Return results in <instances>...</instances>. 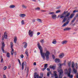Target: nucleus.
<instances>
[{
	"instance_id": "1",
	"label": "nucleus",
	"mask_w": 78,
	"mask_h": 78,
	"mask_svg": "<svg viewBox=\"0 0 78 78\" xmlns=\"http://www.w3.org/2000/svg\"><path fill=\"white\" fill-rule=\"evenodd\" d=\"M37 45L38 46L39 49L40 50L41 56L42 58H43V60H45V56L47 60L48 61V60L49 59V55H50V51L48 50H46V52L44 53L43 52L42 47H41V46L40 44L39 43H37Z\"/></svg>"
},
{
	"instance_id": "2",
	"label": "nucleus",
	"mask_w": 78,
	"mask_h": 78,
	"mask_svg": "<svg viewBox=\"0 0 78 78\" xmlns=\"http://www.w3.org/2000/svg\"><path fill=\"white\" fill-rule=\"evenodd\" d=\"M58 72L59 73V76H60L61 74V73H63L64 72L62 69H61L62 68V65L60 63L58 64Z\"/></svg>"
},
{
	"instance_id": "3",
	"label": "nucleus",
	"mask_w": 78,
	"mask_h": 78,
	"mask_svg": "<svg viewBox=\"0 0 78 78\" xmlns=\"http://www.w3.org/2000/svg\"><path fill=\"white\" fill-rule=\"evenodd\" d=\"M63 14H66V15L65 16V18L63 19L62 22H66V20H68V19H69V12L68 11H67L66 12H64Z\"/></svg>"
},
{
	"instance_id": "4",
	"label": "nucleus",
	"mask_w": 78,
	"mask_h": 78,
	"mask_svg": "<svg viewBox=\"0 0 78 78\" xmlns=\"http://www.w3.org/2000/svg\"><path fill=\"white\" fill-rule=\"evenodd\" d=\"M71 72H72V69L71 68H69V78H73V75L70 74Z\"/></svg>"
},
{
	"instance_id": "5",
	"label": "nucleus",
	"mask_w": 78,
	"mask_h": 78,
	"mask_svg": "<svg viewBox=\"0 0 78 78\" xmlns=\"http://www.w3.org/2000/svg\"><path fill=\"white\" fill-rule=\"evenodd\" d=\"M28 34L29 36H30V37H33V31H31V30H29L28 32Z\"/></svg>"
},
{
	"instance_id": "6",
	"label": "nucleus",
	"mask_w": 78,
	"mask_h": 78,
	"mask_svg": "<svg viewBox=\"0 0 78 78\" xmlns=\"http://www.w3.org/2000/svg\"><path fill=\"white\" fill-rule=\"evenodd\" d=\"M52 18V19H54V20H55L56 19L57 17V16L55 14H54L53 15L51 16Z\"/></svg>"
},
{
	"instance_id": "7",
	"label": "nucleus",
	"mask_w": 78,
	"mask_h": 78,
	"mask_svg": "<svg viewBox=\"0 0 78 78\" xmlns=\"http://www.w3.org/2000/svg\"><path fill=\"white\" fill-rule=\"evenodd\" d=\"M19 16L20 17H22V18L25 17H26V14L24 13L20 14L19 15Z\"/></svg>"
},
{
	"instance_id": "8",
	"label": "nucleus",
	"mask_w": 78,
	"mask_h": 78,
	"mask_svg": "<svg viewBox=\"0 0 78 78\" xmlns=\"http://www.w3.org/2000/svg\"><path fill=\"white\" fill-rule=\"evenodd\" d=\"M68 42V41H67L64 40L62 42L61 44L62 45H65V44H67V43Z\"/></svg>"
},
{
	"instance_id": "9",
	"label": "nucleus",
	"mask_w": 78,
	"mask_h": 78,
	"mask_svg": "<svg viewBox=\"0 0 78 78\" xmlns=\"http://www.w3.org/2000/svg\"><path fill=\"white\" fill-rule=\"evenodd\" d=\"M37 21L40 23H42V20L39 18H38L37 19Z\"/></svg>"
},
{
	"instance_id": "10",
	"label": "nucleus",
	"mask_w": 78,
	"mask_h": 78,
	"mask_svg": "<svg viewBox=\"0 0 78 78\" xmlns=\"http://www.w3.org/2000/svg\"><path fill=\"white\" fill-rule=\"evenodd\" d=\"M4 37L5 39H7L8 38V34L6 32H5L4 34Z\"/></svg>"
},
{
	"instance_id": "11",
	"label": "nucleus",
	"mask_w": 78,
	"mask_h": 78,
	"mask_svg": "<svg viewBox=\"0 0 78 78\" xmlns=\"http://www.w3.org/2000/svg\"><path fill=\"white\" fill-rule=\"evenodd\" d=\"M34 78H38V77H39V75L38 74H37V73H34Z\"/></svg>"
},
{
	"instance_id": "12",
	"label": "nucleus",
	"mask_w": 78,
	"mask_h": 78,
	"mask_svg": "<svg viewBox=\"0 0 78 78\" xmlns=\"http://www.w3.org/2000/svg\"><path fill=\"white\" fill-rule=\"evenodd\" d=\"M68 23H69V22L67 21L66 23H64V24L62 26V27H66V25H68Z\"/></svg>"
},
{
	"instance_id": "13",
	"label": "nucleus",
	"mask_w": 78,
	"mask_h": 78,
	"mask_svg": "<svg viewBox=\"0 0 78 78\" xmlns=\"http://www.w3.org/2000/svg\"><path fill=\"white\" fill-rule=\"evenodd\" d=\"M64 54L63 53L61 54L60 55H59V57L60 58H62L64 57Z\"/></svg>"
},
{
	"instance_id": "14",
	"label": "nucleus",
	"mask_w": 78,
	"mask_h": 78,
	"mask_svg": "<svg viewBox=\"0 0 78 78\" xmlns=\"http://www.w3.org/2000/svg\"><path fill=\"white\" fill-rule=\"evenodd\" d=\"M65 74L66 75H67L68 76H69V73H68V70L67 69H66L65 71Z\"/></svg>"
},
{
	"instance_id": "15",
	"label": "nucleus",
	"mask_w": 78,
	"mask_h": 78,
	"mask_svg": "<svg viewBox=\"0 0 78 78\" xmlns=\"http://www.w3.org/2000/svg\"><path fill=\"white\" fill-rule=\"evenodd\" d=\"M2 47H1V48H5V43H4V42L2 41Z\"/></svg>"
},
{
	"instance_id": "16",
	"label": "nucleus",
	"mask_w": 78,
	"mask_h": 78,
	"mask_svg": "<svg viewBox=\"0 0 78 78\" xmlns=\"http://www.w3.org/2000/svg\"><path fill=\"white\" fill-rule=\"evenodd\" d=\"M73 72H74V73H77V70L75 69V68H73Z\"/></svg>"
},
{
	"instance_id": "17",
	"label": "nucleus",
	"mask_w": 78,
	"mask_h": 78,
	"mask_svg": "<svg viewBox=\"0 0 78 78\" xmlns=\"http://www.w3.org/2000/svg\"><path fill=\"white\" fill-rule=\"evenodd\" d=\"M28 50L27 49H26L25 51V54L27 55V56H28Z\"/></svg>"
},
{
	"instance_id": "18",
	"label": "nucleus",
	"mask_w": 78,
	"mask_h": 78,
	"mask_svg": "<svg viewBox=\"0 0 78 78\" xmlns=\"http://www.w3.org/2000/svg\"><path fill=\"white\" fill-rule=\"evenodd\" d=\"M50 67L52 69H53V70H55L56 68L55 66H50Z\"/></svg>"
},
{
	"instance_id": "19",
	"label": "nucleus",
	"mask_w": 78,
	"mask_h": 78,
	"mask_svg": "<svg viewBox=\"0 0 78 78\" xmlns=\"http://www.w3.org/2000/svg\"><path fill=\"white\" fill-rule=\"evenodd\" d=\"M55 61V62H57V63L60 62V60L59 59L56 58Z\"/></svg>"
},
{
	"instance_id": "20",
	"label": "nucleus",
	"mask_w": 78,
	"mask_h": 78,
	"mask_svg": "<svg viewBox=\"0 0 78 78\" xmlns=\"http://www.w3.org/2000/svg\"><path fill=\"white\" fill-rule=\"evenodd\" d=\"M22 7L24 9H27V6L24 4L22 5Z\"/></svg>"
},
{
	"instance_id": "21",
	"label": "nucleus",
	"mask_w": 78,
	"mask_h": 78,
	"mask_svg": "<svg viewBox=\"0 0 78 78\" xmlns=\"http://www.w3.org/2000/svg\"><path fill=\"white\" fill-rule=\"evenodd\" d=\"M57 42H56V39H54L52 42V44H56V43Z\"/></svg>"
},
{
	"instance_id": "22",
	"label": "nucleus",
	"mask_w": 78,
	"mask_h": 78,
	"mask_svg": "<svg viewBox=\"0 0 78 78\" xmlns=\"http://www.w3.org/2000/svg\"><path fill=\"white\" fill-rule=\"evenodd\" d=\"M55 12H49L48 13V15H51V16H53L55 14Z\"/></svg>"
},
{
	"instance_id": "23",
	"label": "nucleus",
	"mask_w": 78,
	"mask_h": 78,
	"mask_svg": "<svg viewBox=\"0 0 78 78\" xmlns=\"http://www.w3.org/2000/svg\"><path fill=\"white\" fill-rule=\"evenodd\" d=\"M15 7H16V6L13 5H11L9 6V8H15Z\"/></svg>"
},
{
	"instance_id": "24",
	"label": "nucleus",
	"mask_w": 78,
	"mask_h": 78,
	"mask_svg": "<svg viewBox=\"0 0 78 78\" xmlns=\"http://www.w3.org/2000/svg\"><path fill=\"white\" fill-rule=\"evenodd\" d=\"M24 44V48H26V47H27V43L26 42H23V44Z\"/></svg>"
},
{
	"instance_id": "25",
	"label": "nucleus",
	"mask_w": 78,
	"mask_h": 78,
	"mask_svg": "<svg viewBox=\"0 0 78 78\" xmlns=\"http://www.w3.org/2000/svg\"><path fill=\"white\" fill-rule=\"evenodd\" d=\"M35 9L36 11H40V9H41L40 8V7H38L35 8Z\"/></svg>"
},
{
	"instance_id": "26",
	"label": "nucleus",
	"mask_w": 78,
	"mask_h": 78,
	"mask_svg": "<svg viewBox=\"0 0 78 78\" xmlns=\"http://www.w3.org/2000/svg\"><path fill=\"white\" fill-rule=\"evenodd\" d=\"M14 42L16 43L17 42V37H15L14 38Z\"/></svg>"
},
{
	"instance_id": "27",
	"label": "nucleus",
	"mask_w": 78,
	"mask_h": 78,
	"mask_svg": "<svg viewBox=\"0 0 78 78\" xmlns=\"http://www.w3.org/2000/svg\"><path fill=\"white\" fill-rule=\"evenodd\" d=\"M73 16H74V14H71L70 16V17L69 18V20L70 18V19H72V18H73Z\"/></svg>"
},
{
	"instance_id": "28",
	"label": "nucleus",
	"mask_w": 78,
	"mask_h": 78,
	"mask_svg": "<svg viewBox=\"0 0 78 78\" xmlns=\"http://www.w3.org/2000/svg\"><path fill=\"white\" fill-rule=\"evenodd\" d=\"M74 66H75V63L73 62L72 64V67L73 69H74Z\"/></svg>"
},
{
	"instance_id": "29",
	"label": "nucleus",
	"mask_w": 78,
	"mask_h": 78,
	"mask_svg": "<svg viewBox=\"0 0 78 78\" xmlns=\"http://www.w3.org/2000/svg\"><path fill=\"white\" fill-rule=\"evenodd\" d=\"M6 56L8 58H9L10 57V54L9 52H7L6 54Z\"/></svg>"
},
{
	"instance_id": "30",
	"label": "nucleus",
	"mask_w": 78,
	"mask_h": 78,
	"mask_svg": "<svg viewBox=\"0 0 78 78\" xmlns=\"http://www.w3.org/2000/svg\"><path fill=\"white\" fill-rule=\"evenodd\" d=\"M12 51H11V54L12 55H13L14 53V49L13 48L11 49Z\"/></svg>"
},
{
	"instance_id": "31",
	"label": "nucleus",
	"mask_w": 78,
	"mask_h": 78,
	"mask_svg": "<svg viewBox=\"0 0 78 78\" xmlns=\"http://www.w3.org/2000/svg\"><path fill=\"white\" fill-rule=\"evenodd\" d=\"M22 70H23V68H24V62H23L22 63Z\"/></svg>"
},
{
	"instance_id": "32",
	"label": "nucleus",
	"mask_w": 78,
	"mask_h": 78,
	"mask_svg": "<svg viewBox=\"0 0 78 78\" xmlns=\"http://www.w3.org/2000/svg\"><path fill=\"white\" fill-rule=\"evenodd\" d=\"M11 48V49L12 48V47H13V43L12 42H11L10 43Z\"/></svg>"
},
{
	"instance_id": "33",
	"label": "nucleus",
	"mask_w": 78,
	"mask_h": 78,
	"mask_svg": "<svg viewBox=\"0 0 78 78\" xmlns=\"http://www.w3.org/2000/svg\"><path fill=\"white\" fill-rule=\"evenodd\" d=\"M64 31H68L69 30V27H66L63 29Z\"/></svg>"
},
{
	"instance_id": "34",
	"label": "nucleus",
	"mask_w": 78,
	"mask_h": 78,
	"mask_svg": "<svg viewBox=\"0 0 78 78\" xmlns=\"http://www.w3.org/2000/svg\"><path fill=\"white\" fill-rule=\"evenodd\" d=\"M40 42H41L42 44H44V40L41 39L40 41Z\"/></svg>"
},
{
	"instance_id": "35",
	"label": "nucleus",
	"mask_w": 78,
	"mask_h": 78,
	"mask_svg": "<svg viewBox=\"0 0 78 78\" xmlns=\"http://www.w3.org/2000/svg\"><path fill=\"white\" fill-rule=\"evenodd\" d=\"M76 19V18L75 17H74L73 19V20H72V21H71V23H73L75 20Z\"/></svg>"
},
{
	"instance_id": "36",
	"label": "nucleus",
	"mask_w": 78,
	"mask_h": 78,
	"mask_svg": "<svg viewBox=\"0 0 78 78\" xmlns=\"http://www.w3.org/2000/svg\"><path fill=\"white\" fill-rule=\"evenodd\" d=\"M58 12H61V10H58L55 12V13L57 14V13H58Z\"/></svg>"
},
{
	"instance_id": "37",
	"label": "nucleus",
	"mask_w": 78,
	"mask_h": 78,
	"mask_svg": "<svg viewBox=\"0 0 78 78\" xmlns=\"http://www.w3.org/2000/svg\"><path fill=\"white\" fill-rule=\"evenodd\" d=\"M50 73H51V72H50V71H49L47 73L48 76H50Z\"/></svg>"
},
{
	"instance_id": "38",
	"label": "nucleus",
	"mask_w": 78,
	"mask_h": 78,
	"mask_svg": "<svg viewBox=\"0 0 78 78\" xmlns=\"http://www.w3.org/2000/svg\"><path fill=\"white\" fill-rule=\"evenodd\" d=\"M61 73V74L59 76V78H62V73Z\"/></svg>"
},
{
	"instance_id": "39",
	"label": "nucleus",
	"mask_w": 78,
	"mask_h": 78,
	"mask_svg": "<svg viewBox=\"0 0 78 78\" xmlns=\"http://www.w3.org/2000/svg\"><path fill=\"white\" fill-rule=\"evenodd\" d=\"M1 49H2V52H3V53H4L5 52V50H4V48H1Z\"/></svg>"
},
{
	"instance_id": "40",
	"label": "nucleus",
	"mask_w": 78,
	"mask_h": 78,
	"mask_svg": "<svg viewBox=\"0 0 78 78\" xmlns=\"http://www.w3.org/2000/svg\"><path fill=\"white\" fill-rule=\"evenodd\" d=\"M25 64V67H26L25 69V70H26V69H27V63L25 62H24Z\"/></svg>"
},
{
	"instance_id": "41",
	"label": "nucleus",
	"mask_w": 78,
	"mask_h": 78,
	"mask_svg": "<svg viewBox=\"0 0 78 78\" xmlns=\"http://www.w3.org/2000/svg\"><path fill=\"white\" fill-rule=\"evenodd\" d=\"M66 61L65 60L64 61V63L63 64H62V66L63 65V66H65L66 65Z\"/></svg>"
},
{
	"instance_id": "42",
	"label": "nucleus",
	"mask_w": 78,
	"mask_h": 78,
	"mask_svg": "<svg viewBox=\"0 0 78 78\" xmlns=\"http://www.w3.org/2000/svg\"><path fill=\"white\" fill-rule=\"evenodd\" d=\"M23 24H24V20H23L21 21V24L23 25Z\"/></svg>"
},
{
	"instance_id": "43",
	"label": "nucleus",
	"mask_w": 78,
	"mask_h": 78,
	"mask_svg": "<svg viewBox=\"0 0 78 78\" xmlns=\"http://www.w3.org/2000/svg\"><path fill=\"white\" fill-rule=\"evenodd\" d=\"M54 76L55 78H58V75L56 74H55L54 75Z\"/></svg>"
},
{
	"instance_id": "44",
	"label": "nucleus",
	"mask_w": 78,
	"mask_h": 78,
	"mask_svg": "<svg viewBox=\"0 0 78 78\" xmlns=\"http://www.w3.org/2000/svg\"><path fill=\"white\" fill-rule=\"evenodd\" d=\"M48 65V64H44V67L45 68H47V65Z\"/></svg>"
},
{
	"instance_id": "45",
	"label": "nucleus",
	"mask_w": 78,
	"mask_h": 78,
	"mask_svg": "<svg viewBox=\"0 0 78 78\" xmlns=\"http://www.w3.org/2000/svg\"><path fill=\"white\" fill-rule=\"evenodd\" d=\"M78 12V11L77 10V9H76V10H74V11L73 12L74 13H75V12Z\"/></svg>"
},
{
	"instance_id": "46",
	"label": "nucleus",
	"mask_w": 78,
	"mask_h": 78,
	"mask_svg": "<svg viewBox=\"0 0 78 78\" xmlns=\"http://www.w3.org/2000/svg\"><path fill=\"white\" fill-rule=\"evenodd\" d=\"M64 17V14H62V15L60 16V19H62L63 17Z\"/></svg>"
},
{
	"instance_id": "47",
	"label": "nucleus",
	"mask_w": 78,
	"mask_h": 78,
	"mask_svg": "<svg viewBox=\"0 0 78 78\" xmlns=\"http://www.w3.org/2000/svg\"><path fill=\"white\" fill-rule=\"evenodd\" d=\"M71 61H70V62H69V67H70V66L71 65Z\"/></svg>"
},
{
	"instance_id": "48",
	"label": "nucleus",
	"mask_w": 78,
	"mask_h": 78,
	"mask_svg": "<svg viewBox=\"0 0 78 78\" xmlns=\"http://www.w3.org/2000/svg\"><path fill=\"white\" fill-rule=\"evenodd\" d=\"M76 69H78V63H76Z\"/></svg>"
},
{
	"instance_id": "49",
	"label": "nucleus",
	"mask_w": 78,
	"mask_h": 78,
	"mask_svg": "<svg viewBox=\"0 0 78 78\" xmlns=\"http://www.w3.org/2000/svg\"><path fill=\"white\" fill-rule=\"evenodd\" d=\"M41 12H46L47 11L45 10H41Z\"/></svg>"
},
{
	"instance_id": "50",
	"label": "nucleus",
	"mask_w": 78,
	"mask_h": 78,
	"mask_svg": "<svg viewBox=\"0 0 78 78\" xmlns=\"http://www.w3.org/2000/svg\"><path fill=\"white\" fill-rule=\"evenodd\" d=\"M1 62L3 63V58H2L1 60Z\"/></svg>"
},
{
	"instance_id": "51",
	"label": "nucleus",
	"mask_w": 78,
	"mask_h": 78,
	"mask_svg": "<svg viewBox=\"0 0 78 78\" xmlns=\"http://www.w3.org/2000/svg\"><path fill=\"white\" fill-rule=\"evenodd\" d=\"M19 62L21 66V62H20V61L19 59H18Z\"/></svg>"
},
{
	"instance_id": "52",
	"label": "nucleus",
	"mask_w": 78,
	"mask_h": 78,
	"mask_svg": "<svg viewBox=\"0 0 78 78\" xmlns=\"http://www.w3.org/2000/svg\"><path fill=\"white\" fill-rule=\"evenodd\" d=\"M6 68H7V67L6 66H5V67H4V70H6Z\"/></svg>"
},
{
	"instance_id": "53",
	"label": "nucleus",
	"mask_w": 78,
	"mask_h": 78,
	"mask_svg": "<svg viewBox=\"0 0 78 78\" xmlns=\"http://www.w3.org/2000/svg\"><path fill=\"white\" fill-rule=\"evenodd\" d=\"M52 58H53V59H55V56L53 55H52Z\"/></svg>"
},
{
	"instance_id": "54",
	"label": "nucleus",
	"mask_w": 78,
	"mask_h": 78,
	"mask_svg": "<svg viewBox=\"0 0 78 78\" xmlns=\"http://www.w3.org/2000/svg\"><path fill=\"white\" fill-rule=\"evenodd\" d=\"M43 77V74L41 75V76H40L38 77V78H42Z\"/></svg>"
},
{
	"instance_id": "55",
	"label": "nucleus",
	"mask_w": 78,
	"mask_h": 78,
	"mask_svg": "<svg viewBox=\"0 0 78 78\" xmlns=\"http://www.w3.org/2000/svg\"><path fill=\"white\" fill-rule=\"evenodd\" d=\"M35 21H36V20H35V19H33L32 20L33 23H34V22H35Z\"/></svg>"
},
{
	"instance_id": "56",
	"label": "nucleus",
	"mask_w": 78,
	"mask_h": 78,
	"mask_svg": "<svg viewBox=\"0 0 78 78\" xmlns=\"http://www.w3.org/2000/svg\"><path fill=\"white\" fill-rule=\"evenodd\" d=\"M40 34H41V33H40V32H37V36H39V35Z\"/></svg>"
},
{
	"instance_id": "57",
	"label": "nucleus",
	"mask_w": 78,
	"mask_h": 78,
	"mask_svg": "<svg viewBox=\"0 0 78 78\" xmlns=\"http://www.w3.org/2000/svg\"><path fill=\"white\" fill-rule=\"evenodd\" d=\"M21 58H23V55H21Z\"/></svg>"
},
{
	"instance_id": "58",
	"label": "nucleus",
	"mask_w": 78,
	"mask_h": 78,
	"mask_svg": "<svg viewBox=\"0 0 78 78\" xmlns=\"http://www.w3.org/2000/svg\"><path fill=\"white\" fill-rule=\"evenodd\" d=\"M34 66H36V62H34V63L33 64Z\"/></svg>"
},
{
	"instance_id": "59",
	"label": "nucleus",
	"mask_w": 78,
	"mask_h": 78,
	"mask_svg": "<svg viewBox=\"0 0 78 78\" xmlns=\"http://www.w3.org/2000/svg\"><path fill=\"white\" fill-rule=\"evenodd\" d=\"M3 78H6V76L5 75H3Z\"/></svg>"
},
{
	"instance_id": "60",
	"label": "nucleus",
	"mask_w": 78,
	"mask_h": 78,
	"mask_svg": "<svg viewBox=\"0 0 78 78\" xmlns=\"http://www.w3.org/2000/svg\"><path fill=\"white\" fill-rule=\"evenodd\" d=\"M10 68H11V65H10L8 66V69H10Z\"/></svg>"
},
{
	"instance_id": "61",
	"label": "nucleus",
	"mask_w": 78,
	"mask_h": 78,
	"mask_svg": "<svg viewBox=\"0 0 78 78\" xmlns=\"http://www.w3.org/2000/svg\"><path fill=\"white\" fill-rule=\"evenodd\" d=\"M47 69L48 70V71H50V68H47Z\"/></svg>"
},
{
	"instance_id": "62",
	"label": "nucleus",
	"mask_w": 78,
	"mask_h": 78,
	"mask_svg": "<svg viewBox=\"0 0 78 78\" xmlns=\"http://www.w3.org/2000/svg\"><path fill=\"white\" fill-rule=\"evenodd\" d=\"M61 6H59L57 8V9H60V8H61Z\"/></svg>"
},
{
	"instance_id": "63",
	"label": "nucleus",
	"mask_w": 78,
	"mask_h": 78,
	"mask_svg": "<svg viewBox=\"0 0 78 78\" xmlns=\"http://www.w3.org/2000/svg\"><path fill=\"white\" fill-rule=\"evenodd\" d=\"M76 17H78V13L76 14Z\"/></svg>"
},
{
	"instance_id": "64",
	"label": "nucleus",
	"mask_w": 78,
	"mask_h": 78,
	"mask_svg": "<svg viewBox=\"0 0 78 78\" xmlns=\"http://www.w3.org/2000/svg\"><path fill=\"white\" fill-rule=\"evenodd\" d=\"M76 78H78V73L77 74V76H76Z\"/></svg>"
}]
</instances>
